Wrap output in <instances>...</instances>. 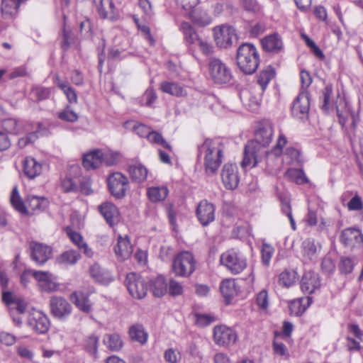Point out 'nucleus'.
I'll return each instance as SVG.
<instances>
[{
  "label": "nucleus",
  "mask_w": 363,
  "mask_h": 363,
  "mask_svg": "<svg viewBox=\"0 0 363 363\" xmlns=\"http://www.w3.org/2000/svg\"><path fill=\"white\" fill-rule=\"evenodd\" d=\"M273 126L270 123L262 124L255 133V138L245 145L241 166L252 168L262 162L269 151L267 147L273 138Z\"/></svg>",
  "instance_id": "1"
},
{
  "label": "nucleus",
  "mask_w": 363,
  "mask_h": 363,
  "mask_svg": "<svg viewBox=\"0 0 363 363\" xmlns=\"http://www.w3.org/2000/svg\"><path fill=\"white\" fill-rule=\"evenodd\" d=\"M224 147L220 138H206L198 145V157L203 158L208 175L214 174L222 164Z\"/></svg>",
  "instance_id": "2"
},
{
  "label": "nucleus",
  "mask_w": 363,
  "mask_h": 363,
  "mask_svg": "<svg viewBox=\"0 0 363 363\" xmlns=\"http://www.w3.org/2000/svg\"><path fill=\"white\" fill-rule=\"evenodd\" d=\"M236 61L243 73H255L259 63V56L255 46L250 43H242L240 45L237 50Z\"/></svg>",
  "instance_id": "3"
},
{
  "label": "nucleus",
  "mask_w": 363,
  "mask_h": 363,
  "mask_svg": "<svg viewBox=\"0 0 363 363\" xmlns=\"http://www.w3.org/2000/svg\"><path fill=\"white\" fill-rule=\"evenodd\" d=\"M220 262L233 274H240L247 266L246 257L241 252L234 248L222 253Z\"/></svg>",
  "instance_id": "4"
},
{
  "label": "nucleus",
  "mask_w": 363,
  "mask_h": 363,
  "mask_svg": "<svg viewBox=\"0 0 363 363\" xmlns=\"http://www.w3.org/2000/svg\"><path fill=\"white\" fill-rule=\"evenodd\" d=\"M208 65L210 77L216 84H228L233 79L231 69L221 60L211 57Z\"/></svg>",
  "instance_id": "5"
},
{
  "label": "nucleus",
  "mask_w": 363,
  "mask_h": 363,
  "mask_svg": "<svg viewBox=\"0 0 363 363\" xmlns=\"http://www.w3.org/2000/svg\"><path fill=\"white\" fill-rule=\"evenodd\" d=\"M195 269L196 260L191 252L183 251L174 257L172 270L177 276L188 277L195 271Z\"/></svg>",
  "instance_id": "6"
},
{
  "label": "nucleus",
  "mask_w": 363,
  "mask_h": 363,
  "mask_svg": "<svg viewBox=\"0 0 363 363\" xmlns=\"http://www.w3.org/2000/svg\"><path fill=\"white\" fill-rule=\"evenodd\" d=\"M213 31L216 44L220 48H229L238 40L235 29L231 26H216Z\"/></svg>",
  "instance_id": "7"
},
{
  "label": "nucleus",
  "mask_w": 363,
  "mask_h": 363,
  "mask_svg": "<svg viewBox=\"0 0 363 363\" xmlns=\"http://www.w3.org/2000/svg\"><path fill=\"white\" fill-rule=\"evenodd\" d=\"M107 182L111 194L116 199L125 197L130 188L128 179L120 172L111 174Z\"/></svg>",
  "instance_id": "8"
},
{
  "label": "nucleus",
  "mask_w": 363,
  "mask_h": 363,
  "mask_svg": "<svg viewBox=\"0 0 363 363\" xmlns=\"http://www.w3.org/2000/svg\"><path fill=\"white\" fill-rule=\"evenodd\" d=\"M125 284L130 294L135 298H143L147 294V281L136 273L128 274L125 279Z\"/></svg>",
  "instance_id": "9"
},
{
  "label": "nucleus",
  "mask_w": 363,
  "mask_h": 363,
  "mask_svg": "<svg viewBox=\"0 0 363 363\" xmlns=\"http://www.w3.org/2000/svg\"><path fill=\"white\" fill-rule=\"evenodd\" d=\"M103 163L111 166L114 163L112 158L109 159L108 154H104L100 150H95L86 154L82 160V164L87 170L99 168Z\"/></svg>",
  "instance_id": "10"
},
{
  "label": "nucleus",
  "mask_w": 363,
  "mask_h": 363,
  "mask_svg": "<svg viewBox=\"0 0 363 363\" xmlns=\"http://www.w3.org/2000/svg\"><path fill=\"white\" fill-rule=\"evenodd\" d=\"M213 338L216 344L220 346H228L235 343L238 335L230 328L218 325L213 329Z\"/></svg>",
  "instance_id": "11"
},
{
  "label": "nucleus",
  "mask_w": 363,
  "mask_h": 363,
  "mask_svg": "<svg viewBox=\"0 0 363 363\" xmlns=\"http://www.w3.org/2000/svg\"><path fill=\"white\" fill-rule=\"evenodd\" d=\"M50 307L51 313L60 319L68 316L72 312V306L62 296H52L50 300Z\"/></svg>",
  "instance_id": "12"
},
{
  "label": "nucleus",
  "mask_w": 363,
  "mask_h": 363,
  "mask_svg": "<svg viewBox=\"0 0 363 363\" xmlns=\"http://www.w3.org/2000/svg\"><path fill=\"white\" fill-rule=\"evenodd\" d=\"M221 179L226 189H236L240 181L238 167L233 164H225L221 172Z\"/></svg>",
  "instance_id": "13"
},
{
  "label": "nucleus",
  "mask_w": 363,
  "mask_h": 363,
  "mask_svg": "<svg viewBox=\"0 0 363 363\" xmlns=\"http://www.w3.org/2000/svg\"><path fill=\"white\" fill-rule=\"evenodd\" d=\"M196 214L201 224L206 226L215 220V206L207 200H202L197 206Z\"/></svg>",
  "instance_id": "14"
},
{
  "label": "nucleus",
  "mask_w": 363,
  "mask_h": 363,
  "mask_svg": "<svg viewBox=\"0 0 363 363\" xmlns=\"http://www.w3.org/2000/svg\"><path fill=\"white\" fill-rule=\"evenodd\" d=\"M340 241L350 247H360L363 246V235L357 228H347L342 230Z\"/></svg>",
  "instance_id": "15"
},
{
  "label": "nucleus",
  "mask_w": 363,
  "mask_h": 363,
  "mask_svg": "<svg viewBox=\"0 0 363 363\" xmlns=\"http://www.w3.org/2000/svg\"><path fill=\"white\" fill-rule=\"evenodd\" d=\"M30 247L31 257L37 264H43L50 258L52 255L50 247L36 242H32Z\"/></svg>",
  "instance_id": "16"
},
{
  "label": "nucleus",
  "mask_w": 363,
  "mask_h": 363,
  "mask_svg": "<svg viewBox=\"0 0 363 363\" xmlns=\"http://www.w3.org/2000/svg\"><path fill=\"white\" fill-rule=\"evenodd\" d=\"M321 246L313 239L305 240L301 245V253L305 262H315Z\"/></svg>",
  "instance_id": "17"
},
{
  "label": "nucleus",
  "mask_w": 363,
  "mask_h": 363,
  "mask_svg": "<svg viewBox=\"0 0 363 363\" xmlns=\"http://www.w3.org/2000/svg\"><path fill=\"white\" fill-rule=\"evenodd\" d=\"M310 100L306 91H301L294 101L292 114L299 118H303L308 113Z\"/></svg>",
  "instance_id": "18"
},
{
  "label": "nucleus",
  "mask_w": 363,
  "mask_h": 363,
  "mask_svg": "<svg viewBox=\"0 0 363 363\" xmlns=\"http://www.w3.org/2000/svg\"><path fill=\"white\" fill-rule=\"evenodd\" d=\"M30 327L40 334H44L50 328V320L46 315L41 311L33 313L28 319Z\"/></svg>",
  "instance_id": "19"
},
{
  "label": "nucleus",
  "mask_w": 363,
  "mask_h": 363,
  "mask_svg": "<svg viewBox=\"0 0 363 363\" xmlns=\"http://www.w3.org/2000/svg\"><path fill=\"white\" fill-rule=\"evenodd\" d=\"M320 286L318 274L308 271L304 273L301 281V289L305 294H311Z\"/></svg>",
  "instance_id": "20"
},
{
  "label": "nucleus",
  "mask_w": 363,
  "mask_h": 363,
  "mask_svg": "<svg viewBox=\"0 0 363 363\" xmlns=\"http://www.w3.org/2000/svg\"><path fill=\"white\" fill-rule=\"evenodd\" d=\"M99 211L110 226L112 227L118 223L119 212L113 203L104 202L99 206Z\"/></svg>",
  "instance_id": "21"
},
{
  "label": "nucleus",
  "mask_w": 363,
  "mask_h": 363,
  "mask_svg": "<svg viewBox=\"0 0 363 363\" xmlns=\"http://www.w3.org/2000/svg\"><path fill=\"white\" fill-rule=\"evenodd\" d=\"M114 252L117 259L121 262L128 259L130 257L133 252V247L128 237L123 238L121 235L118 237L117 244L114 247Z\"/></svg>",
  "instance_id": "22"
},
{
  "label": "nucleus",
  "mask_w": 363,
  "mask_h": 363,
  "mask_svg": "<svg viewBox=\"0 0 363 363\" xmlns=\"http://www.w3.org/2000/svg\"><path fill=\"white\" fill-rule=\"evenodd\" d=\"M70 299L81 311L86 313H89L91 311L92 303L89 298L88 294L74 292L72 294Z\"/></svg>",
  "instance_id": "23"
},
{
  "label": "nucleus",
  "mask_w": 363,
  "mask_h": 363,
  "mask_svg": "<svg viewBox=\"0 0 363 363\" xmlns=\"http://www.w3.org/2000/svg\"><path fill=\"white\" fill-rule=\"evenodd\" d=\"M48 205L49 201L44 196L29 195L26 199V208L30 213L45 211L48 207Z\"/></svg>",
  "instance_id": "24"
},
{
  "label": "nucleus",
  "mask_w": 363,
  "mask_h": 363,
  "mask_svg": "<svg viewBox=\"0 0 363 363\" xmlns=\"http://www.w3.org/2000/svg\"><path fill=\"white\" fill-rule=\"evenodd\" d=\"M23 172L29 179H34L42 172V164L31 157H26L23 160Z\"/></svg>",
  "instance_id": "25"
},
{
  "label": "nucleus",
  "mask_w": 363,
  "mask_h": 363,
  "mask_svg": "<svg viewBox=\"0 0 363 363\" xmlns=\"http://www.w3.org/2000/svg\"><path fill=\"white\" fill-rule=\"evenodd\" d=\"M94 2L101 18L111 20L115 18V6L111 0H94Z\"/></svg>",
  "instance_id": "26"
},
{
  "label": "nucleus",
  "mask_w": 363,
  "mask_h": 363,
  "mask_svg": "<svg viewBox=\"0 0 363 363\" xmlns=\"http://www.w3.org/2000/svg\"><path fill=\"white\" fill-rule=\"evenodd\" d=\"M150 290L155 296L162 297L167 291V283L162 275L152 277L148 281Z\"/></svg>",
  "instance_id": "27"
},
{
  "label": "nucleus",
  "mask_w": 363,
  "mask_h": 363,
  "mask_svg": "<svg viewBox=\"0 0 363 363\" xmlns=\"http://www.w3.org/2000/svg\"><path fill=\"white\" fill-rule=\"evenodd\" d=\"M90 275L96 281L107 285L113 281L111 273L102 269L99 264H94L90 267Z\"/></svg>",
  "instance_id": "28"
},
{
  "label": "nucleus",
  "mask_w": 363,
  "mask_h": 363,
  "mask_svg": "<svg viewBox=\"0 0 363 363\" xmlns=\"http://www.w3.org/2000/svg\"><path fill=\"white\" fill-rule=\"evenodd\" d=\"M262 45L267 52H279L283 48V43L278 34H273L265 37L262 40Z\"/></svg>",
  "instance_id": "29"
},
{
  "label": "nucleus",
  "mask_w": 363,
  "mask_h": 363,
  "mask_svg": "<svg viewBox=\"0 0 363 363\" xmlns=\"http://www.w3.org/2000/svg\"><path fill=\"white\" fill-rule=\"evenodd\" d=\"M220 291L225 298L226 303L229 304L231 298L237 294L235 280L233 279L223 280L220 285Z\"/></svg>",
  "instance_id": "30"
},
{
  "label": "nucleus",
  "mask_w": 363,
  "mask_h": 363,
  "mask_svg": "<svg viewBox=\"0 0 363 363\" xmlns=\"http://www.w3.org/2000/svg\"><path fill=\"white\" fill-rule=\"evenodd\" d=\"M311 302L312 298L310 296L306 298H301L291 301L289 303L291 313L296 316L302 315Z\"/></svg>",
  "instance_id": "31"
},
{
  "label": "nucleus",
  "mask_w": 363,
  "mask_h": 363,
  "mask_svg": "<svg viewBox=\"0 0 363 363\" xmlns=\"http://www.w3.org/2000/svg\"><path fill=\"white\" fill-rule=\"evenodd\" d=\"M81 258L80 254L74 250H69L63 252L57 258L56 262L62 265H74Z\"/></svg>",
  "instance_id": "32"
},
{
  "label": "nucleus",
  "mask_w": 363,
  "mask_h": 363,
  "mask_svg": "<svg viewBox=\"0 0 363 363\" xmlns=\"http://www.w3.org/2000/svg\"><path fill=\"white\" fill-rule=\"evenodd\" d=\"M129 174L133 180L140 183L147 179V169L140 163L130 164L128 167Z\"/></svg>",
  "instance_id": "33"
},
{
  "label": "nucleus",
  "mask_w": 363,
  "mask_h": 363,
  "mask_svg": "<svg viewBox=\"0 0 363 363\" xmlns=\"http://www.w3.org/2000/svg\"><path fill=\"white\" fill-rule=\"evenodd\" d=\"M184 39L189 45H198L201 38L196 33L193 27L187 22H183L180 26Z\"/></svg>",
  "instance_id": "34"
},
{
  "label": "nucleus",
  "mask_w": 363,
  "mask_h": 363,
  "mask_svg": "<svg viewBox=\"0 0 363 363\" xmlns=\"http://www.w3.org/2000/svg\"><path fill=\"white\" fill-rule=\"evenodd\" d=\"M125 128L133 131L136 135H138L140 138H147L150 131V128L147 126L143 123H140L135 121H128L124 124Z\"/></svg>",
  "instance_id": "35"
},
{
  "label": "nucleus",
  "mask_w": 363,
  "mask_h": 363,
  "mask_svg": "<svg viewBox=\"0 0 363 363\" xmlns=\"http://www.w3.org/2000/svg\"><path fill=\"white\" fill-rule=\"evenodd\" d=\"M169 194L166 186H152L147 189V196L152 202H159L164 200Z\"/></svg>",
  "instance_id": "36"
},
{
  "label": "nucleus",
  "mask_w": 363,
  "mask_h": 363,
  "mask_svg": "<svg viewBox=\"0 0 363 363\" xmlns=\"http://www.w3.org/2000/svg\"><path fill=\"white\" fill-rule=\"evenodd\" d=\"M160 89L163 92L176 96H184L186 95L185 89L174 82H164L161 83Z\"/></svg>",
  "instance_id": "37"
},
{
  "label": "nucleus",
  "mask_w": 363,
  "mask_h": 363,
  "mask_svg": "<svg viewBox=\"0 0 363 363\" xmlns=\"http://www.w3.org/2000/svg\"><path fill=\"white\" fill-rule=\"evenodd\" d=\"M10 201L12 205V206L18 211L19 213L23 215H28L30 213L28 212V210L27 209L26 206L24 205L23 202L22 201L21 196L19 195V192L18 190V187L16 186L13 187Z\"/></svg>",
  "instance_id": "38"
},
{
  "label": "nucleus",
  "mask_w": 363,
  "mask_h": 363,
  "mask_svg": "<svg viewBox=\"0 0 363 363\" xmlns=\"http://www.w3.org/2000/svg\"><path fill=\"white\" fill-rule=\"evenodd\" d=\"M103 342L111 351H118L123 346L121 337L118 334H106L104 335Z\"/></svg>",
  "instance_id": "39"
},
{
  "label": "nucleus",
  "mask_w": 363,
  "mask_h": 363,
  "mask_svg": "<svg viewBox=\"0 0 363 363\" xmlns=\"http://www.w3.org/2000/svg\"><path fill=\"white\" fill-rule=\"evenodd\" d=\"M240 99L246 106L252 109L256 108L261 101L259 94L253 95L250 90H243L240 93Z\"/></svg>",
  "instance_id": "40"
},
{
  "label": "nucleus",
  "mask_w": 363,
  "mask_h": 363,
  "mask_svg": "<svg viewBox=\"0 0 363 363\" xmlns=\"http://www.w3.org/2000/svg\"><path fill=\"white\" fill-rule=\"evenodd\" d=\"M129 335L132 340L140 344H145L147 340V333L140 325H133L129 329Z\"/></svg>",
  "instance_id": "41"
},
{
  "label": "nucleus",
  "mask_w": 363,
  "mask_h": 363,
  "mask_svg": "<svg viewBox=\"0 0 363 363\" xmlns=\"http://www.w3.org/2000/svg\"><path fill=\"white\" fill-rule=\"evenodd\" d=\"M274 75L275 71L272 66H268L260 72L257 77V83L261 86L262 91L267 88L269 82L274 78Z\"/></svg>",
  "instance_id": "42"
},
{
  "label": "nucleus",
  "mask_w": 363,
  "mask_h": 363,
  "mask_svg": "<svg viewBox=\"0 0 363 363\" xmlns=\"http://www.w3.org/2000/svg\"><path fill=\"white\" fill-rule=\"evenodd\" d=\"M297 279V273L295 271L285 270L279 276V284L289 288L291 286Z\"/></svg>",
  "instance_id": "43"
},
{
  "label": "nucleus",
  "mask_w": 363,
  "mask_h": 363,
  "mask_svg": "<svg viewBox=\"0 0 363 363\" xmlns=\"http://www.w3.org/2000/svg\"><path fill=\"white\" fill-rule=\"evenodd\" d=\"M287 177L297 184H307L309 181L301 169L292 168L286 172Z\"/></svg>",
  "instance_id": "44"
},
{
  "label": "nucleus",
  "mask_w": 363,
  "mask_h": 363,
  "mask_svg": "<svg viewBox=\"0 0 363 363\" xmlns=\"http://www.w3.org/2000/svg\"><path fill=\"white\" fill-rule=\"evenodd\" d=\"M50 89L41 86H35L31 89L30 96L32 100L40 101L49 98Z\"/></svg>",
  "instance_id": "45"
},
{
  "label": "nucleus",
  "mask_w": 363,
  "mask_h": 363,
  "mask_svg": "<svg viewBox=\"0 0 363 363\" xmlns=\"http://www.w3.org/2000/svg\"><path fill=\"white\" fill-rule=\"evenodd\" d=\"M99 337L96 335H90L84 340V349L94 357H97Z\"/></svg>",
  "instance_id": "46"
},
{
  "label": "nucleus",
  "mask_w": 363,
  "mask_h": 363,
  "mask_svg": "<svg viewBox=\"0 0 363 363\" xmlns=\"http://www.w3.org/2000/svg\"><path fill=\"white\" fill-rule=\"evenodd\" d=\"M147 140L152 144L160 145L170 151L172 150L171 145L163 138L162 135L157 131L150 130Z\"/></svg>",
  "instance_id": "47"
},
{
  "label": "nucleus",
  "mask_w": 363,
  "mask_h": 363,
  "mask_svg": "<svg viewBox=\"0 0 363 363\" xmlns=\"http://www.w3.org/2000/svg\"><path fill=\"white\" fill-rule=\"evenodd\" d=\"M333 94V86L327 85L322 91L320 99L323 101L321 109L324 111H328L331 104V96Z\"/></svg>",
  "instance_id": "48"
},
{
  "label": "nucleus",
  "mask_w": 363,
  "mask_h": 363,
  "mask_svg": "<svg viewBox=\"0 0 363 363\" xmlns=\"http://www.w3.org/2000/svg\"><path fill=\"white\" fill-rule=\"evenodd\" d=\"M337 114L339 119V123L344 127L347 123L348 118L351 117L352 119V125L355 128V120L354 116L350 113L349 109L346 107V104H344V110H340L339 106H336Z\"/></svg>",
  "instance_id": "49"
},
{
  "label": "nucleus",
  "mask_w": 363,
  "mask_h": 363,
  "mask_svg": "<svg viewBox=\"0 0 363 363\" xmlns=\"http://www.w3.org/2000/svg\"><path fill=\"white\" fill-rule=\"evenodd\" d=\"M2 126L6 131L12 134H18L22 132V129L18 125V121L13 118L4 120Z\"/></svg>",
  "instance_id": "50"
},
{
  "label": "nucleus",
  "mask_w": 363,
  "mask_h": 363,
  "mask_svg": "<svg viewBox=\"0 0 363 363\" xmlns=\"http://www.w3.org/2000/svg\"><path fill=\"white\" fill-rule=\"evenodd\" d=\"M191 19L199 26H206L211 23V18L206 13L194 12Z\"/></svg>",
  "instance_id": "51"
},
{
  "label": "nucleus",
  "mask_w": 363,
  "mask_h": 363,
  "mask_svg": "<svg viewBox=\"0 0 363 363\" xmlns=\"http://www.w3.org/2000/svg\"><path fill=\"white\" fill-rule=\"evenodd\" d=\"M58 118L67 122H75L78 119L77 114L68 107L58 113Z\"/></svg>",
  "instance_id": "52"
},
{
  "label": "nucleus",
  "mask_w": 363,
  "mask_h": 363,
  "mask_svg": "<svg viewBox=\"0 0 363 363\" xmlns=\"http://www.w3.org/2000/svg\"><path fill=\"white\" fill-rule=\"evenodd\" d=\"M261 252L262 262L264 264L268 265L274 253V248L270 245L264 243Z\"/></svg>",
  "instance_id": "53"
},
{
  "label": "nucleus",
  "mask_w": 363,
  "mask_h": 363,
  "mask_svg": "<svg viewBox=\"0 0 363 363\" xmlns=\"http://www.w3.org/2000/svg\"><path fill=\"white\" fill-rule=\"evenodd\" d=\"M287 139L284 134L280 133L276 143V145L272 150V153L275 156H279L283 151V147L286 145Z\"/></svg>",
  "instance_id": "54"
},
{
  "label": "nucleus",
  "mask_w": 363,
  "mask_h": 363,
  "mask_svg": "<svg viewBox=\"0 0 363 363\" xmlns=\"http://www.w3.org/2000/svg\"><path fill=\"white\" fill-rule=\"evenodd\" d=\"M242 5L243 9L251 13H258L261 10V6L257 0H242Z\"/></svg>",
  "instance_id": "55"
},
{
  "label": "nucleus",
  "mask_w": 363,
  "mask_h": 363,
  "mask_svg": "<svg viewBox=\"0 0 363 363\" xmlns=\"http://www.w3.org/2000/svg\"><path fill=\"white\" fill-rule=\"evenodd\" d=\"M274 352L279 356L284 357V359H288L289 354L285 345L277 340H274L272 344Z\"/></svg>",
  "instance_id": "56"
},
{
  "label": "nucleus",
  "mask_w": 363,
  "mask_h": 363,
  "mask_svg": "<svg viewBox=\"0 0 363 363\" xmlns=\"http://www.w3.org/2000/svg\"><path fill=\"white\" fill-rule=\"evenodd\" d=\"M38 131L29 133L25 137L18 140V145L21 148H23L30 143H33L38 138Z\"/></svg>",
  "instance_id": "57"
},
{
  "label": "nucleus",
  "mask_w": 363,
  "mask_h": 363,
  "mask_svg": "<svg viewBox=\"0 0 363 363\" xmlns=\"http://www.w3.org/2000/svg\"><path fill=\"white\" fill-rule=\"evenodd\" d=\"M347 208L350 211H361L363 208V203L361 197L356 194L348 202Z\"/></svg>",
  "instance_id": "58"
},
{
  "label": "nucleus",
  "mask_w": 363,
  "mask_h": 363,
  "mask_svg": "<svg viewBox=\"0 0 363 363\" xmlns=\"http://www.w3.org/2000/svg\"><path fill=\"white\" fill-rule=\"evenodd\" d=\"M183 292V287L182 284L174 280L171 279L169 282V293L172 296H179Z\"/></svg>",
  "instance_id": "59"
},
{
  "label": "nucleus",
  "mask_w": 363,
  "mask_h": 363,
  "mask_svg": "<svg viewBox=\"0 0 363 363\" xmlns=\"http://www.w3.org/2000/svg\"><path fill=\"white\" fill-rule=\"evenodd\" d=\"M164 358L169 363H177L181 359V355L175 350L170 348L164 352Z\"/></svg>",
  "instance_id": "60"
},
{
  "label": "nucleus",
  "mask_w": 363,
  "mask_h": 363,
  "mask_svg": "<svg viewBox=\"0 0 363 363\" xmlns=\"http://www.w3.org/2000/svg\"><path fill=\"white\" fill-rule=\"evenodd\" d=\"M256 303L261 309H266L268 307V294L266 290L263 289L257 294Z\"/></svg>",
  "instance_id": "61"
},
{
  "label": "nucleus",
  "mask_w": 363,
  "mask_h": 363,
  "mask_svg": "<svg viewBox=\"0 0 363 363\" xmlns=\"http://www.w3.org/2000/svg\"><path fill=\"white\" fill-rule=\"evenodd\" d=\"M196 316V324L200 327H205L211 324L214 318L213 316L207 314L197 313Z\"/></svg>",
  "instance_id": "62"
},
{
  "label": "nucleus",
  "mask_w": 363,
  "mask_h": 363,
  "mask_svg": "<svg viewBox=\"0 0 363 363\" xmlns=\"http://www.w3.org/2000/svg\"><path fill=\"white\" fill-rule=\"evenodd\" d=\"M21 4V2L18 0H6L2 5L4 6V9L8 8L6 11L13 15L18 12Z\"/></svg>",
  "instance_id": "63"
},
{
  "label": "nucleus",
  "mask_w": 363,
  "mask_h": 363,
  "mask_svg": "<svg viewBox=\"0 0 363 363\" xmlns=\"http://www.w3.org/2000/svg\"><path fill=\"white\" fill-rule=\"evenodd\" d=\"M155 91L152 89H148L145 91L143 96V101H145V105L151 106L157 99Z\"/></svg>",
  "instance_id": "64"
}]
</instances>
